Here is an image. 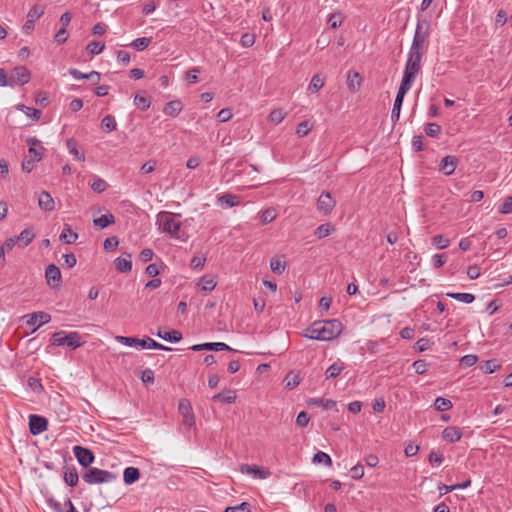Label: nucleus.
<instances>
[{"instance_id":"nucleus-1","label":"nucleus","mask_w":512,"mask_h":512,"mask_svg":"<svg viewBox=\"0 0 512 512\" xmlns=\"http://www.w3.org/2000/svg\"><path fill=\"white\" fill-rule=\"evenodd\" d=\"M342 329V323L338 319L318 321L307 329L305 337L318 341H330L338 337Z\"/></svg>"},{"instance_id":"nucleus-2","label":"nucleus","mask_w":512,"mask_h":512,"mask_svg":"<svg viewBox=\"0 0 512 512\" xmlns=\"http://www.w3.org/2000/svg\"><path fill=\"white\" fill-rule=\"evenodd\" d=\"M178 218H180V214L164 211L157 215V222L164 233L174 238H179L178 233L181 228V223Z\"/></svg>"},{"instance_id":"nucleus-3","label":"nucleus","mask_w":512,"mask_h":512,"mask_svg":"<svg viewBox=\"0 0 512 512\" xmlns=\"http://www.w3.org/2000/svg\"><path fill=\"white\" fill-rule=\"evenodd\" d=\"M82 479L85 483L94 485L111 483L117 479V476L111 471L90 467L82 474Z\"/></svg>"},{"instance_id":"nucleus-4","label":"nucleus","mask_w":512,"mask_h":512,"mask_svg":"<svg viewBox=\"0 0 512 512\" xmlns=\"http://www.w3.org/2000/svg\"><path fill=\"white\" fill-rule=\"evenodd\" d=\"M116 340L119 343L130 347H140L142 349L172 350L170 347H166L150 337L139 339L136 337L117 336Z\"/></svg>"},{"instance_id":"nucleus-5","label":"nucleus","mask_w":512,"mask_h":512,"mask_svg":"<svg viewBox=\"0 0 512 512\" xmlns=\"http://www.w3.org/2000/svg\"><path fill=\"white\" fill-rule=\"evenodd\" d=\"M51 343L56 346L66 345L72 350H75L84 344L82 336L76 331L69 332L67 334L63 331L56 332L51 337Z\"/></svg>"},{"instance_id":"nucleus-6","label":"nucleus","mask_w":512,"mask_h":512,"mask_svg":"<svg viewBox=\"0 0 512 512\" xmlns=\"http://www.w3.org/2000/svg\"><path fill=\"white\" fill-rule=\"evenodd\" d=\"M430 34V23L427 21H420L416 25L413 41L410 48L420 49L427 51V40Z\"/></svg>"},{"instance_id":"nucleus-7","label":"nucleus","mask_w":512,"mask_h":512,"mask_svg":"<svg viewBox=\"0 0 512 512\" xmlns=\"http://www.w3.org/2000/svg\"><path fill=\"white\" fill-rule=\"evenodd\" d=\"M420 70L421 65H419L418 63L406 61L400 86L405 87L407 89H411L412 84L414 83L416 76L418 75Z\"/></svg>"},{"instance_id":"nucleus-8","label":"nucleus","mask_w":512,"mask_h":512,"mask_svg":"<svg viewBox=\"0 0 512 512\" xmlns=\"http://www.w3.org/2000/svg\"><path fill=\"white\" fill-rule=\"evenodd\" d=\"M317 211L324 216L330 215L336 206V200L332 197L330 192L324 191L317 199Z\"/></svg>"},{"instance_id":"nucleus-9","label":"nucleus","mask_w":512,"mask_h":512,"mask_svg":"<svg viewBox=\"0 0 512 512\" xmlns=\"http://www.w3.org/2000/svg\"><path fill=\"white\" fill-rule=\"evenodd\" d=\"M31 80V73L25 66H17L9 77V86L25 85Z\"/></svg>"},{"instance_id":"nucleus-10","label":"nucleus","mask_w":512,"mask_h":512,"mask_svg":"<svg viewBox=\"0 0 512 512\" xmlns=\"http://www.w3.org/2000/svg\"><path fill=\"white\" fill-rule=\"evenodd\" d=\"M73 454L76 457L78 463L86 469L90 468L91 464L95 461L94 453L90 449L82 446H74Z\"/></svg>"},{"instance_id":"nucleus-11","label":"nucleus","mask_w":512,"mask_h":512,"mask_svg":"<svg viewBox=\"0 0 512 512\" xmlns=\"http://www.w3.org/2000/svg\"><path fill=\"white\" fill-rule=\"evenodd\" d=\"M24 318L26 319L27 325L34 327L32 333L35 332L38 328H40L42 325L47 324L51 321V315L43 311L27 314L24 316Z\"/></svg>"},{"instance_id":"nucleus-12","label":"nucleus","mask_w":512,"mask_h":512,"mask_svg":"<svg viewBox=\"0 0 512 512\" xmlns=\"http://www.w3.org/2000/svg\"><path fill=\"white\" fill-rule=\"evenodd\" d=\"M178 409L183 417V424L191 428L195 425V416L189 400L181 399L178 403Z\"/></svg>"},{"instance_id":"nucleus-13","label":"nucleus","mask_w":512,"mask_h":512,"mask_svg":"<svg viewBox=\"0 0 512 512\" xmlns=\"http://www.w3.org/2000/svg\"><path fill=\"white\" fill-rule=\"evenodd\" d=\"M48 429V420L40 415H29V431L32 435H40Z\"/></svg>"},{"instance_id":"nucleus-14","label":"nucleus","mask_w":512,"mask_h":512,"mask_svg":"<svg viewBox=\"0 0 512 512\" xmlns=\"http://www.w3.org/2000/svg\"><path fill=\"white\" fill-rule=\"evenodd\" d=\"M47 284L51 288H58L61 285V271L55 264H49L45 270Z\"/></svg>"},{"instance_id":"nucleus-15","label":"nucleus","mask_w":512,"mask_h":512,"mask_svg":"<svg viewBox=\"0 0 512 512\" xmlns=\"http://www.w3.org/2000/svg\"><path fill=\"white\" fill-rule=\"evenodd\" d=\"M410 89L399 86L394 105L391 112V120L396 123L400 118L401 107L404 101L405 95L408 93Z\"/></svg>"},{"instance_id":"nucleus-16","label":"nucleus","mask_w":512,"mask_h":512,"mask_svg":"<svg viewBox=\"0 0 512 512\" xmlns=\"http://www.w3.org/2000/svg\"><path fill=\"white\" fill-rule=\"evenodd\" d=\"M457 165L458 158L454 155H447L441 160L439 164V171L444 175L449 176L455 172Z\"/></svg>"},{"instance_id":"nucleus-17","label":"nucleus","mask_w":512,"mask_h":512,"mask_svg":"<svg viewBox=\"0 0 512 512\" xmlns=\"http://www.w3.org/2000/svg\"><path fill=\"white\" fill-rule=\"evenodd\" d=\"M63 480L69 487H76L79 482V474L74 465H65L63 467Z\"/></svg>"},{"instance_id":"nucleus-18","label":"nucleus","mask_w":512,"mask_h":512,"mask_svg":"<svg viewBox=\"0 0 512 512\" xmlns=\"http://www.w3.org/2000/svg\"><path fill=\"white\" fill-rule=\"evenodd\" d=\"M240 471L243 474H253L255 477L260 479H266L270 475L269 470L259 468L256 465L242 464L240 466Z\"/></svg>"},{"instance_id":"nucleus-19","label":"nucleus","mask_w":512,"mask_h":512,"mask_svg":"<svg viewBox=\"0 0 512 512\" xmlns=\"http://www.w3.org/2000/svg\"><path fill=\"white\" fill-rule=\"evenodd\" d=\"M132 256L126 253L125 256L117 257L114 261L115 269L120 273L130 272L132 269Z\"/></svg>"},{"instance_id":"nucleus-20","label":"nucleus","mask_w":512,"mask_h":512,"mask_svg":"<svg viewBox=\"0 0 512 512\" xmlns=\"http://www.w3.org/2000/svg\"><path fill=\"white\" fill-rule=\"evenodd\" d=\"M39 207L44 211H53L55 209V202L52 196L47 191H42L38 197Z\"/></svg>"},{"instance_id":"nucleus-21","label":"nucleus","mask_w":512,"mask_h":512,"mask_svg":"<svg viewBox=\"0 0 512 512\" xmlns=\"http://www.w3.org/2000/svg\"><path fill=\"white\" fill-rule=\"evenodd\" d=\"M442 437L444 440H446L450 443H455L461 439L462 432L456 426H448L443 430Z\"/></svg>"},{"instance_id":"nucleus-22","label":"nucleus","mask_w":512,"mask_h":512,"mask_svg":"<svg viewBox=\"0 0 512 512\" xmlns=\"http://www.w3.org/2000/svg\"><path fill=\"white\" fill-rule=\"evenodd\" d=\"M26 143L29 146V153L33 154L36 161H40L42 159V153L39 149H43L41 141L36 137H29L27 138Z\"/></svg>"},{"instance_id":"nucleus-23","label":"nucleus","mask_w":512,"mask_h":512,"mask_svg":"<svg viewBox=\"0 0 512 512\" xmlns=\"http://www.w3.org/2000/svg\"><path fill=\"white\" fill-rule=\"evenodd\" d=\"M307 404L309 406L322 407L325 410H332L337 405L336 401L324 398H310L307 400Z\"/></svg>"},{"instance_id":"nucleus-24","label":"nucleus","mask_w":512,"mask_h":512,"mask_svg":"<svg viewBox=\"0 0 512 512\" xmlns=\"http://www.w3.org/2000/svg\"><path fill=\"white\" fill-rule=\"evenodd\" d=\"M216 284L217 282L212 275H204L199 279L197 286L201 291L211 292L216 287Z\"/></svg>"},{"instance_id":"nucleus-25","label":"nucleus","mask_w":512,"mask_h":512,"mask_svg":"<svg viewBox=\"0 0 512 512\" xmlns=\"http://www.w3.org/2000/svg\"><path fill=\"white\" fill-rule=\"evenodd\" d=\"M140 478V470L136 467H127L123 472V481L126 485H131Z\"/></svg>"},{"instance_id":"nucleus-26","label":"nucleus","mask_w":512,"mask_h":512,"mask_svg":"<svg viewBox=\"0 0 512 512\" xmlns=\"http://www.w3.org/2000/svg\"><path fill=\"white\" fill-rule=\"evenodd\" d=\"M69 74L74 78V79H77V80H81V79H87V80H92L93 77H96V81H99L100 80V73L97 72V71H91L89 73H82L80 70L76 69V68H71L69 69Z\"/></svg>"},{"instance_id":"nucleus-27","label":"nucleus","mask_w":512,"mask_h":512,"mask_svg":"<svg viewBox=\"0 0 512 512\" xmlns=\"http://www.w3.org/2000/svg\"><path fill=\"white\" fill-rule=\"evenodd\" d=\"M34 237L35 234L32 228L24 229L19 236H17L19 246L22 248L28 246L33 241Z\"/></svg>"},{"instance_id":"nucleus-28","label":"nucleus","mask_w":512,"mask_h":512,"mask_svg":"<svg viewBox=\"0 0 512 512\" xmlns=\"http://www.w3.org/2000/svg\"><path fill=\"white\" fill-rule=\"evenodd\" d=\"M347 86L352 92L359 90L361 86V78L358 72L349 71L347 76Z\"/></svg>"},{"instance_id":"nucleus-29","label":"nucleus","mask_w":512,"mask_h":512,"mask_svg":"<svg viewBox=\"0 0 512 512\" xmlns=\"http://www.w3.org/2000/svg\"><path fill=\"white\" fill-rule=\"evenodd\" d=\"M156 335L159 338L171 343L179 342L182 339V333L177 330H172L168 332H162L161 330H159Z\"/></svg>"},{"instance_id":"nucleus-30","label":"nucleus","mask_w":512,"mask_h":512,"mask_svg":"<svg viewBox=\"0 0 512 512\" xmlns=\"http://www.w3.org/2000/svg\"><path fill=\"white\" fill-rule=\"evenodd\" d=\"M218 202L225 204L227 207H234L239 205L240 197L235 194L225 193L218 197Z\"/></svg>"},{"instance_id":"nucleus-31","label":"nucleus","mask_w":512,"mask_h":512,"mask_svg":"<svg viewBox=\"0 0 512 512\" xmlns=\"http://www.w3.org/2000/svg\"><path fill=\"white\" fill-rule=\"evenodd\" d=\"M93 223L99 229H104L107 226L115 223V217L113 214L108 213V214L102 215V216L94 219Z\"/></svg>"},{"instance_id":"nucleus-32","label":"nucleus","mask_w":512,"mask_h":512,"mask_svg":"<svg viewBox=\"0 0 512 512\" xmlns=\"http://www.w3.org/2000/svg\"><path fill=\"white\" fill-rule=\"evenodd\" d=\"M59 238L64 243L72 244L77 240L78 234L73 232L71 227L66 224Z\"/></svg>"},{"instance_id":"nucleus-33","label":"nucleus","mask_w":512,"mask_h":512,"mask_svg":"<svg viewBox=\"0 0 512 512\" xmlns=\"http://www.w3.org/2000/svg\"><path fill=\"white\" fill-rule=\"evenodd\" d=\"M446 296L466 304H470L475 300V296L471 293L448 292Z\"/></svg>"},{"instance_id":"nucleus-34","label":"nucleus","mask_w":512,"mask_h":512,"mask_svg":"<svg viewBox=\"0 0 512 512\" xmlns=\"http://www.w3.org/2000/svg\"><path fill=\"white\" fill-rule=\"evenodd\" d=\"M181 110L182 104L180 101H170L165 105L163 112L169 116H177Z\"/></svg>"},{"instance_id":"nucleus-35","label":"nucleus","mask_w":512,"mask_h":512,"mask_svg":"<svg viewBox=\"0 0 512 512\" xmlns=\"http://www.w3.org/2000/svg\"><path fill=\"white\" fill-rule=\"evenodd\" d=\"M344 369V363L343 362H335L332 365H330L325 372L326 378L331 379L337 377Z\"/></svg>"},{"instance_id":"nucleus-36","label":"nucleus","mask_w":512,"mask_h":512,"mask_svg":"<svg viewBox=\"0 0 512 512\" xmlns=\"http://www.w3.org/2000/svg\"><path fill=\"white\" fill-rule=\"evenodd\" d=\"M68 151L70 154L74 156V158L78 161H84L85 155L83 152H80L77 148V143L74 139H68L66 142Z\"/></svg>"},{"instance_id":"nucleus-37","label":"nucleus","mask_w":512,"mask_h":512,"mask_svg":"<svg viewBox=\"0 0 512 512\" xmlns=\"http://www.w3.org/2000/svg\"><path fill=\"white\" fill-rule=\"evenodd\" d=\"M203 347H205V350H208V351L227 350V351L236 352V350H234L233 348H231L230 346H228L226 343H223V342H207V343H204Z\"/></svg>"},{"instance_id":"nucleus-38","label":"nucleus","mask_w":512,"mask_h":512,"mask_svg":"<svg viewBox=\"0 0 512 512\" xmlns=\"http://www.w3.org/2000/svg\"><path fill=\"white\" fill-rule=\"evenodd\" d=\"M134 104L140 110L146 111L147 109H149V107L151 105V100L149 97H147L145 95L137 94L134 97Z\"/></svg>"},{"instance_id":"nucleus-39","label":"nucleus","mask_w":512,"mask_h":512,"mask_svg":"<svg viewBox=\"0 0 512 512\" xmlns=\"http://www.w3.org/2000/svg\"><path fill=\"white\" fill-rule=\"evenodd\" d=\"M325 84V79L323 77H321L319 74H316L312 77L310 83H309V86H308V90L311 91V92H317L319 91Z\"/></svg>"},{"instance_id":"nucleus-40","label":"nucleus","mask_w":512,"mask_h":512,"mask_svg":"<svg viewBox=\"0 0 512 512\" xmlns=\"http://www.w3.org/2000/svg\"><path fill=\"white\" fill-rule=\"evenodd\" d=\"M45 12V6L35 4L28 11L27 18L33 21L39 19Z\"/></svg>"},{"instance_id":"nucleus-41","label":"nucleus","mask_w":512,"mask_h":512,"mask_svg":"<svg viewBox=\"0 0 512 512\" xmlns=\"http://www.w3.org/2000/svg\"><path fill=\"white\" fill-rule=\"evenodd\" d=\"M434 408L437 411H447L452 408L453 404L449 399L443 397H437L434 401Z\"/></svg>"},{"instance_id":"nucleus-42","label":"nucleus","mask_w":512,"mask_h":512,"mask_svg":"<svg viewBox=\"0 0 512 512\" xmlns=\"http://www.w3.org/2000/svg\"><path fill=\"white\" fill-rule=\"evenodd\" d=\"M334 227L330 223H324L317 227L315 230V235L321 239L329 236L333 231Z\"/></svg>"},{"instance_id":"nucleus-43","label":"nucleus","mask_w":512,"mask_h":512,"mask_svg":"<svg viewBox=\"0 0 512 512\" xmlns=\"http://www.w3.org/2000/svg\"><path fill=\"white\" fill-rule=\"evenodd\" d=\"M313 124L309 120H304L300 122L296 128V134L298 137L302 138L308 135L311 131Z\"/></svg>"},{"instance_id":"nucleus-44","label":"nucleus","mask_w":512,"mask_h":512,"mask_svg":"<svg viewBox=\"0 0 512 512\" xmlns=\"http://www.w3.org/2000/svg\"><path fill=\"white\" fill-rule=\"evenodd\" d=\"M313 463H315V464H324V465L330 467V466H332V459H331V457L327 453L322 452V451H318L313 456Z\"/></svg>"},{"instance_id":"nucleus-45","label":"nucleus","mask_w":512,"mask_h":512,"mask_svg":"<svg viewBox=\"0 0 512 512\" xmlns=\"http://www.w3.org/2000/svg\"><path fill=\"white\" fill-rule=\"evenodd\" d=\"M425 53V50L410 48L408 52L407 61H410L412 63H418L419 65H421V60Z\"/></svg>"},{"instance_id":"nucleus-46","label":"nucleus","mask_w":512,"mask_h":512,"mask_svg":"<svg viewBox=\"0 0 512 512\" xmlns=\"http://www.w3.org/2000/svg\"><path fill=\"white\" fill-rule=\"evenodd\" d=\"M17 109H19L20 111L24 112L28 117H30V118H32L34 120H39L40 117H41V111L40 110L28 107V106H26L24 104H19L17 106Z\"/></svg>"},{"instance_id":"nucleus-47","label":"nucleus","mask_w":512,"mask_h":512,"mask_svg":"<svg viewBox=\"0 0 512 512\" xmlns=\"http://www.w3.org/2000/svg\"><path fill=\"white\" fill-rule=\"evenodd\" d=\"M102 128L107 132H112L116 130L117 123L115 117L112 115H106L101 121Z\"/></svg>"},{"instance_id":"nucleus-48","label":"nucleus","mask_w":512,"mask_h":512,"mask_svg":"<svg viewBox=\"0 0 512 512\" xmlns=\"http://www.w3.org/2000/svg\"><path fill=\"white\" fill-rule=\"evenodd\" d=\"M285 117L286 113L284 112V110L282 108H277L270 112L268 118L270 122L274 124H279L285 119Z\"/></svg>"},{"instance_id":"nucleus-49","label":"nucleus","mask_w":512,"mask_h":512,"mask_svg":"<svg viewBox=\"0 0 512 512\" xmlns=\"http://www.w3.org/2000/svg\"><path fill=\"white\" fill-rule=\"evenodd\" d=\"M481 370L483 373L491 374L500 368V365L496 363L495 360H486L481 366Z\"/></svg>"},{"instance_id":"nucleus-50","label":"nucleus","mask_w":512,"mask_h":512,"mask_svg":"<svg viewBox=\"0 0 512 512\" xmlns=\"http://www.w3.org/2000/svg\"><path fill=\"white\" fill-rule=\"evenodd\" d=\"M150 43H151V38L141 37V38H137V39L133 40L130 45L133 48H135L136 50L142 51V50L146 49Z\"/></svg>"},{"instance_id":"nucleus-51","label":"nucleus","mask_w":512,"mask_h":512,"mask_svg":"<svg viewBox=\"0 0 512 512\" xmlns=\"http://www.w3.org/2000/svg\"><path fill=\"white\" fill-rule=\"evenodd\" d=\"M276 218V211L273 208H267L260 214L262 224H268Z\"/></svg>"},{"instance_id":"nucleus-52","label":"nucleus","mask_w":512,"mask_h":512,"mask_svg":"<svg viewBox=\"0 0 512 512\" xmlns=\"http://www.w3.org/2000/svg\"><path fill=\"white\" fill-rule=\"evenodd\" d=\"M105 48V44L104 43H101L99 41H91L87 47H86V50L91 54V55H98L100 54Z\"/></svg>"},{"instance_id":"nucleus-53","label":"nucleus","mask_w":512,"mask_h":512,"mask_svg":"<svg viewBox=\"0 0 512 512\" xmlns=\"http://www.w3.org/2000/svg\"><path fill=\"white\" fill-rule=\"evenodd\" d=\"M224 512H252V510L248 502H242L236 506L226 507Z\"/></svg>"},{"instance_id":"nucleus-54","label":"nucleus","mask_w":512,"mask_h":512,"mask_svg":"<svg viewBox=\"0 0 512 512\" xmlns=\"http://www.w3.org/2000/svg\"><path fill=\"white\" fill-rule=\"evenodd\" d=\"M441 130V126L437 123H428L425 127V133L429 137H438Z\"/></svg>"},{"instance_id":"nucleus-55","label":"nucleus","mask_w":512,"mask_h":512,"mask_svg":"<svg viewBox=\"0 0 512 512\" xmlns=\"http://www.w3.org/2000/svg\"><path fill=\"white\" fill-rule=\"evenodd\" d=\"M236 399V395L233 392H229L228 395H225L223 393H217L213 396L214 401H220L223 403H233Z\"/></svg>"},{"instance_id":"nucleus-56","label":"nucleus","mask_w":512,"mask_h":512,"mask_svg":"<svg viewBox=\"0 0 512 512\" xmlns=\"http://www.w3.org/2000/svg\"><path fill=\"white\" fill-rule=\"evenodd\" d=\"M270 268L274 273L281 274L285 270V262L278 258H272L270 260Z\"/></svg>"},{"instance_id":"nucleus-57","label":"nucleus","mask_w":512,"mask_h":512,"mask_svg":"<svg viewBox=\"0 0 512 512\" xmlns=\"http://www.w3.org/2000/svg\"><path fill=\"white\" fill-rule=\"evenodd\" d=\"M300 377L297 374L289 373L287 374L285 381H286V387L288 389H293L297 387L300 384Z\"/></svg>"},{"instance_id":"nucleus-58","label":"nucleus","mask_w":512,"mask_h":512,"mask_svg":"<svg viewBox=\"0 0 512 512\" xmlns=\"http://www.w3.org/2000/svg\"><path fill=\"white\" fill-rule=\"evenodd\" d=\"M428 460L432 466H439L443 462L444 456L442 453L432 450L429 453Z\"/></svg>"},{"instance_id":"nucleus-59","label":"nucleus","mask_w":512,"mask_h":512,"mask_svg":"<svg viewBox=\"0 0 512 512\" xmlns=\"http://www.w3.org/2000/svg\"><path fill=\"white\" fill-rule=\"evenodd\" d=\"M432 243L436 245L439 249H445L449 246L450 241L443 235H436L432 238Z\"/></svg>"},{"instance_id":"nucleus-60","label":"nucleus","mask_w":512,"mask_h":512,"mask_svg":"<svg viewBox=\"0 0 512 512\" xmlns=\"http://www.w3.org/2000/svg\"><path fill=\"white\" fill-rule=\"evenodd\" d=\"M512 212V196L504 198L503 204L499 208V213L510 214Z\"/></svg>"},{"instance_id":"nucleus-61","label":"nucleus","mask_w":512,"mask_h":512,"mask_svg":"<svg viewBox=\"0 0 512 512\" xmlns=\"http://www.w3.org/2000/svg\"><path fill=\"white\" fill-rule=\"evenodd\" d=\"M350 475L355 480L361 479L364 476V466L362 464H356L350 469Z\"/></svg>"},{"instance_id":"nucleus-62","label":"nucleus","mask_w":512,"mask_h":512,"mask_svg":"<svg viewBox=\"0 0 512 512\" xmlns=\"http://www.w3.org/2000/svg\"><path fill=\"white\" fill-rule=\"evenodd\" d=\"M478 361V357L474 354H467L463 356L460 360V363L464 367H471L475 365Z\"/></svg>"},{"instance_id":"nucleus-63","label":"nucleus","mask_w":512,"mask_h":512,"mask_svg":"<svg viewBox=\"0 0 512 512\" xmlns=\"http://www.w3.org/2000/svg\"><path fill=\"white\" fill-rule=\"evenodd\" d=\"M448 260V257L446 254H435L432 257V264L434 268H440L443 266Z\"/></svg>"},{"instance_id":"nucleus-64","label":"nucleus","mask_w":512,"mask_h":512,"mask_svg":"<svg viewBox=\"0 0 512 512\" xmlns=\"http://www.w3.org/2000/svg\"><path fill=\"white\" fill-rule=\"evenodd\" d=\"M91 188L93 191L95 192H98V193H101L103 191L106 190L107 188V183L105 180L101 179V178H97L92 184H91Z\"/></svg>"}]
</instances>
